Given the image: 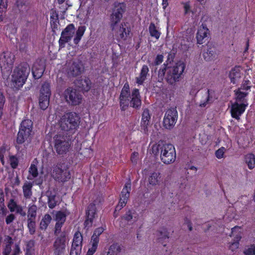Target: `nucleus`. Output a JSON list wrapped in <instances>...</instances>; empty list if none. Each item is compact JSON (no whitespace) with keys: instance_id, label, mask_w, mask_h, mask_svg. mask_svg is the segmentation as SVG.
I'll list each match as a JSON object with an SVG mask.
<instances>
[{"instance_id":"obj_50","label":"nucleus","mask_w":255,"mask_h":255,"mask_svg":"<svg viewBox=\"0 0 255 255\" xmlns=\"http://www.w3.org/2000/svg\"><path fill=\"white\" fill-rule=\"evenodd\" d=\"M209 92V90H208L207 92H206V96L205 100L202 101L200 103L199 106L200 107H205L207 105V104L211 103L212 101L210 96Z\"/></svg>"},{"instance_id":"obj_18","label":"nucleus","mask_w":255,"mask_h":255,"mask_svg":"<svg viewBox=\"0 0 255 255\" xmlns=\"http://www.w3.org/2000/svg\"><path fill=\"white\" fill-rule=\"evenodd\" d=\"M231 237H234L235 241L229 245V248L232 251H235L239 247V241L241 239V228L239 227H235L232 229Z\"/></svg>"},{"instance_id":"obj_25","label":"nucleus","mask_w":255,"mask_h":255,"mask_svg":"<svg viewBox=\"0 0 255 255\" xmlns=\"http://www.w3.org/2000/svg\"><path fill=\"white\" fill-rule=\"evenodd\" d=\"M241 68L235 67L231 70L229 74V77L231 83L233 84H237L241 78Z\"/></svg>"},{"instance_id":"obj_56","label":"nucleus","mask_w":255,"mask_h":255,"mask_svg":"<svg viewBox=\"0 0 255 255\" xmlns=\"http://www.w3.org/2000/svg\"><path fill=\"white\" fill-rule=\"evenodd\" d=\"M5 153H6L5 148L3 147L0 148V160L3 165L4 164V155Z\"/></svg>"},{"instance_id":"obj_22","label":"nucleus","mask_w":255,"mask_h":255,"mask_svg":"<svg viewBox=\"0 0 255 255\" xmlns=\"http://www.w3.org/2000/svg\"><path fill=\"white\" fill-rule=\"evenodd\" d=\"M66 215L63 212L58 211L55 214V220L56 221L55 225V233H59L61 228L66 220Z\"/></svg>"},{"instance_id":"obj_13","label":"nucleus","mask_w":255,"mask_h":255,"mask_svg":"<svg viewBox=\"0 0 255 255\" xmlns=\"http://www.w3.org/2000/svg\"><path fill=\"white\" fill-rule=\"evenodd\" d=\"M75 32V28L73 24L68 25L62 32L59 40L60 48L64 47L66 42L71 40Z\"/></svg>"},{"instance_id":"obj_30","label":"nucleus","mask_w":255,"mask_h":255,"mask_svg":"<svg viewBox=\"0 0 255 255\" xmlns=\"http://www.w3.org/2000/svg\"><path fill=\"white\" fill-rule=\"evenodd\" d=\"M82 69V65L80 62H74L70 68V74L74 76H77L81 73Z\"/></svg>"},{"instance_id":"obj_1","label":"nucleus","mask_w":255,"mask_h":255,"mask_svg":"<svg viewBox=\"0 0 255 255\" xmlns=\"http://www.w3.org/2000/svg\"><path fill=\"white\" fill-rule=\"evenodd\" d=\"M120 103L122 110H126L129 104L133 108L140 107L141 102L138 90L133 89L130 96L128 85L125 84L121 93Z\"/></svg>"},{"instance_id":"obj_42","label":"nucleus","mask_w":255,"mask_h":255,"mask_svg":"<svg viewBox=\"0 0 255 255\" xmlns=\"http://www.w3.org/2000/svg\"><path fill=\"white\" fill-rule=\"evenodd\" d=\"M4 242L5 247L3 252L4 255H8L11 251V245L12 243V239L9 236L5 237Z\"/></svg>"},{"instance_id":"obj_46","label":"nucleus","mask_w":255,"mask_h":255,"mask_svg":"<svg viewBox=\"0 0 255 255\" xmlns=\"http://www.w3.org/2000/svg\"><path fill=\"white\" fill-rule=\"evenodd\" d=\"M7 8L6 0H0V21L2 20L3 16Z\"/></svg>"},{"instance_id":"obj_20","label":"nucleus","mask_w":255,"mask_h":255,"mask_svg":"<svg viewBox=\"0 0 255 255\" xmlns=\"http://www.w3.org/2000/svg\"><path fill=\"white\" fill-rule=\"evenodd\" d=\"M54 255H63L66 247L65 240L64 238H57L54 244Z\"/></svg>"},{"instance_id":"obj_6","label":"nucleus","mask_w":255,"mask_h":255,"mask_svg":"<svg viewBox=\"0 0 255 255\" xmlns=\"http://www.w3.org/2000/svg\"><path fill=\"white\" fill-rule=\"evenodd\" d=\"M52 177L59 182H65L71 177L67 166L62 163H59L53 167L51 173Z\"/></svg>"},{"instance_id":"obj_60","label":"nucleus","mask_w":255,"mask_h":255,"mask_svg":"<svg viewBox=\"0 0 255 255\" xmlns=\"http://www.w3.org/2000/svg\"><path fill=\"white\" fill-rule=\"evenodd\" d=\"M163 60V56L162 55H158L155 60V65H159L162 63Z\"/></svg>"},{"instance_id":"obj_26","label":"nucleus","mask_w":255,"mask_h":255,"mask_svg":"<svg viewBox=\"0 0 255 255\" xmlns=\"http://www.w3.org/2000/svg\"><path fill=\"white\" fill-rule=\"evenodd\" d=\"M122 219L127 221L128 224H131L138 220V215L135 211L129 210L127 212Z\"/></svg>"},{"instance_id":"obj_23","label":"nucleus","mask_w":255,"mask_h":255,"mask_svg":"<svg viewBox=\"0 0 255 255\" xmlns=\"http://www.w3.org/2000/svg\"><path fill=\"white\" fill-rule=\"evenodd\" d=\"M7 207L11 212H15L22 216H25L26 215V213L23 210V207L18 205L13 199H10L9 200L7 204Z\"/></svg>"},{"instance_id":"obj_10","label":"nucleus","mask_w":255,"mask_h":255,"mask_svg":"<svg viewBox=\"0 0 255 255\" xmlns=\"http://www.w3.org/2000/svg\"><path fill=\"white\" fill-rule=\"evenodd\" d=\"M68 137L60 131L55 136V148L59 154H64L68 151L70 146Z\"/></svg>"},{"instance_id":"obj_58","label":"nucleus","mask_w":255,"mask_h":255,"mask_svg":"<svg viewBox=\"0 0 255 255\" xmlns=\"http://www.w3.org/2000/svg\"><path fill=\"white\" fill-rule=\"evenodd\" d=\"M15 216L12 214H11L10 215H9L8 216H7L5 219V222L7 224H9L10 223H11V222H13V221L15 219Z\"/></svg>"},{"instance_id":"obj_27","label":"nucleus","mask_w":255,"mask_h":255,"mask_svg":"<svg viewBox=\"0 0 255 255\" xmlns=\"http://www.w3.org/2000/svg\"><path fill=\"white\" fill-rule=\"evenodd\" d=\"M235 94V102H238L239 103H244L245 102L248 103L247 97L249 94V92L241 91V90H236L234 91Z\"/></svg>"},{"instance_id":"obj_15","label":"nucleus","mask_w":255,"mask_h":255,"mask_svg":"<svg viewBox=\"0 0 255 255\" xmlns=\"http://www.w3.org/2000/svg\"><path fill=\"white\" fill-rule=\"evenodd\" d=\"M248 106V103L246 102L244 103H233L230 109L231 116L238 120H240V116L245 112Z\"/></svg>"},{"instance_id":"obj_3","label":"nucleus","mask_w":255,"mask_h":255,"mask_svg":"<svg viewBox=\"0 0 255 255\" xmlns=\"http://www.w3.org/2000/svg\"><path fill=\"white\" fill-rule=\"evenodd\" d=\"M79 117L75 113H68L61 118L59 122L61 133L70 136L78 126Z\"/></svg>"},{"instance_id":"obj_43","label":"nucleus","mask_w":255,"mask_h":255,"mask_svg":"<svg viewBox=\"0 0 255 255\" xmlns=\"http://www.w3.org/2000/svg\"><path fill=\"white\" fill-rule=\"evenodd\" d=\"M40 95H43L47 97H50L51 95V91L50 89V85L48 83H44L40 90Z\"/></svg>"},{"instance_id":"obj_64","label":"nucleus","mask_w":255,"mask_h":255,"mask_svg":"<svg viewBox=\"0 0 255 255\" xmlns=\"http://www.w3.org/2000/svg\"><path fill=\"white\" fill-rule=\"evenodd\" d=\"M165 68H161L158 71V76L161 77H163L165 74Z\"/></svg>"},{"instance_id":"obj_38","label":"nucleus","mask_w":255,"mask_h":255,"mask_svg":"<svg viewBox=\"0 0 255 255\" xmlns=\"http://www.w3.org/2000/svg\"><path fill=\"white\" fill-rule=\"evenodd\" d=\"M51 217L49 214H45L40 223V228L42 230H45L51 222Z\"/></svg>"},{"instance_id":"obj_36","label":"nucleus","mask_w":255,"mask_h":255,"mask_svg":"<svg viewBox=\"0 0 255 255\" xmlns=\"http://www.w3.org/2000/svg\"><path fill=\"white\" fill-rule=\"evenodd\" d=\"M85 30L86 27L85 26H79L77 30L76 31V36L73 40L75 44H77L80 42L82 37L85 33Z\"/></svg>"},{"instance_id":"obj_21","label":"nucleus","mask_w":255,"mask_h":255,"mask_svg":"<svg viewBox=\"0 0 255 255\" xmlns=\"http://www.w3.org/2000/svg\"><path fill=\"white\" fill-rule=\"evenodd\" d=\"M45 69V66L42 61H36L33 65L32 72L33 77L35 79H38L43 74Z\"/></svg>"},{"instance_id":"obj_47","label":"nucleus","mask_w":255,"mask_h":255,"mask_svg":"<svg viewBox=\"0 0 255 255\" xmlns=\"http://www.w3.org/2000/svg\"><path fill=\"white\" fill-rule=\"evenodd\" d=\"M251 82L249 80H244L240 88L238 90H241V91L249 92L251 88Z\"/></svg>"},{"instance_id":"obj_32","label":"nucleus","mask_w":255,"mask_h":255,"mask_svg":"<svg viewBox=\"0 0 255 255\" xmlns=\"http://www.w3.org/2000/svg\"><path fill=\"white\" fill-rule=\"evenodd\" d=\"M245 161L248 168L253 169L255 167V155L253 153H248L245 155Z\"/></svg>"},{"instance_id":"obj_48","label":"nucleus","mask_w":255,"mask_h":255,"mask_svg":"<svg viewBox=\"0 0 255 255\" xmlns=\"http://www.w3.org/2000/svg\"><path fill=\"white\" fill-rule=\"evenodd\" d=\"M27 226L31 234H33L35 231V220L27 219Z\"/></svg>"},{"instance_id":"obj_61","label":"nucleus","mask_w":255,"mask_h":255,"mask_svg":"<svg viewBox=\"0 0 255 255\" xmlns=\"http://www.w3.org/2000/svg\"><path fill=\"white\" fill-rule=\"evenodd\" d=\"M128 199L121 197L118 205H121V207H124L127 204Z\"/></svg>"},{"instance_id":"obj_19","label":"nucleus","mask_w":255,"mask_h":255,"mask_svg":"<svg viewBox=\"0 0 255 255\" xmlns=\"http://www.w3.org/2000/svg\"><path fill=\"white\" fill-rule=\"evenodd\" d=\"M209 34V31L208 28L205 24H202V25L199 27L196 34L197 43L201 44L205 42L207 40Z\"/></svg>"},{"instance_id":"obj_11","label":"nucleus","mask_w":255,"mask_h":255,"mask_svg":"<svg viewBox=\"0 0 255 255\" xmlns=\"http://www.w3.org/2000/svg\"><path fill=\"white\" fill-rule=\"evenodd\" d=\"M63 95L66 101L71 105H78L82 102V96L76 89L67 88L65 90Z\"/></svg>"},{"instance_id":"obj_57","label":"nucleus","mask_w":255,"mask_h":255,"mask_svg":"<svg viewBox=\"0 0 255 255\" xmlns=\"http://www.w3.org/2000/svg\"><path fill=\"white\" fill-rule=\"evenodd\" d=\"M27 43L24 41H21L19 44V49L21 51H25L27 48Z\"/></svg>"},{"instance_id":"obj_7","label":"nucleus","mask_w":255,"mask_h":255,"mask_svg":"<svg viewBox=\"0 0 255 255\" xmlns=\"http://www.w3.org/2000/svg\"><path fill=\"white\" fill-rule=\"evenodd\" d=\"M126 6L124 2H116L111 16V26L112 29H115L116 25L123 17V13L126 10Z\"/></svg>"},{"instance_id":"obj_16","label":"nucleus","mask_w":255,"mask_h":255,"mask_svg":"<svg viewBox=\"0 0 255 255\" xmlns=\"http://www.w3.org/2000/svg\"><path fill=\"white\" fill-rule=\"evenodd\" d=\"M83 237L81 233H75L71 247V255H80L82 247Z\"/></svg>"},{"instance_id":"obj_24","label":"nucleus","mask_w":255,"mask_h":255,"mask_svg":"<svg viewBox=\"0 0 255 255\" xmlns=\"http://www.w3.org/2000/svg\"><path fill=\"white\" fill-rule=\"evenodd\" d=\"M162 181V178L161 174L159 172H153L151 173L148 178V183L152 186L159 185Z\"/></svg>"},{"instance_id":"obj_33","label":"nucleus","mask_w":255,"mask_h":255,"mask_svg":"<svg viewBox=\"0 0 255 255\" xmlns=\"http://www.w3.org/2000/svg\"><path fill=\"white\" fill-rule=\"evenodd\" d=\"M203 56L206 61L213 60L216 56L215 48L213 47L209 48L206 51L203 52Z\"/></svg>"},{"instance_id":"obj_17","label":"nucleus","mask_w":255,"mask_h":255,"mask_svg":"<svg viewBox=\"0 0 255 255\" xmlns=\"http://www.w3.org/2000/svg\"><path fill=\"white\" fill-rule=\"evenodd\" d=\"M87 219L84 223L85 227H91L93 220L97 217L96 207L95 204H91L88 207L87 213Z\"/></svg>"},{"instance_id":"obj_29","label":"nucleus","mask_w":255,"mask_h":255,"mask_svg":"<svg viewBox=\"0 0 255 255\" xmlns=\"http://www.w3.org/2000/svg\"><path fill=\"white\" fill-rule=\"evenodd\" d=\"M149 69L146 65H143L141 69L138 76L136 77V82L138 85H141L146 78Z\"/></svg>"},{"instance_id":"obj_62","label":"nucleus","mask_w":255,"mask_h":255,"mask_svg":"<svg viewBox=\"0 0 255 255\" xmlns=\"http://www.w3.org/2000/svg\"><path fill=\"white\" fill-rule=\"evenodd\" d=\"M184 9L185 14L188 13L190 10V6L188 2L184 3Z\"/></svg>"},{"instance_id":"obj_41","label":"nucleus","mask_w":255,"mask_h":255,"mask_svg":"<svg viewBox=\"0 0 255 255\" xmlns=\"http://www.w3.org/2000/svg\"><path fill=\"white\" fill-rule=\"evenodd\" d=\"M37 213V207L35 205H29L27 212V218L28 219L35 220Z\"/></svg>"},{"instance_id":"obj_12","label":"nucleus","mask_w":255,"mask_h":255,"mask_svg":"<svg viewBox=\"0 0 255 255\" xmlns=\"http://www.w3.org/2000/svg\"><path fill=\"white\" fill-rule=\"evenodd\" d=\"M112 30L119 41H125L130 37V28L127 23L122 22Z\"/></svg>"},{"instance_id":"obj_40","label":"nucleus","mask_w":255,"mask_h":255,"mask_svg":"<svg viewBox=\"0 0 255 255\" xmlns=\"http://www.w3.org/2000/svg\"><path fill=\"white\" fill-rule=\"evenodd\" d=\"M149 31L150 34L152 37H155L156 39H159L161 33L154 23H150L149 26Z\"/></svg>"},{"instance_id":"obj_28","label":"nucleus","mask_w":255,"mask_h":255,"mask_svg":"<svg viewBox=\"0 0 255 255\" xmlns=\"http://www.w3.org/2000/svg\"><path fill=\"white\" fill-rule=\"evenodd\" d=\"M37 164V161L36 160H34L31 164L28 169L29 174L27 177L28 180H33L37 177L38 172Z\"/></svg>"},{"instance_id":"obj_35","label":"nucleus","mask_w":255,"mask_h":255,"mask_svg":"<svg viewBox=\"0 0 255 255\" xmlns=\"http://www.w3.org/2000/svg\"><path fill=\"white\" fill-rule=\"evenodd\" d=\"M91 83L89 79L85 78L80 81L78 86L85 92L88 91L91 88Z\"/></svg>"},{"instance_id":"obj_2","label":"nucleus","mask_w":255,"mask_h":255,"mask_svg":"<svg viewBox=\"0 0 255 255\" xmlns=\"http://www.w3.org/2000/svg\"><path fill=\"white\" fill-rule=\"evenodd\" d=\"M30 72V67L27 63L21 64L16 67L11 75V87L15 90L22 88L25 83Z\"/></svg>"},{"instance_id":"obj_37","label":"nucleus","mask_w":255,"mask_h":255,"mask_svg":"<svg viewBox=\"0 0 255 255\" xmlns=\"http://www.w3.org/2000/svg\"><path fill=\"white\" fill-rule=\"evenodd\" d=\"M99 241L97 240H95V239H92L91 240L90 243V247L89 248V250L87 253V255H93L96 251Z\"/></svg>"},{"instance_id":"obj_5","label":"nucleus","mask_w":255,"mask_h":255,"mask_svg":"<svg viewBox=\"0 0 255 255\" xmlns=\"http://www.w3.org/2000/svg\"><path fill=\"white\" fill-rule=\"evenodd\" d=\"M14 60V55L10 52H4L0 54V68L4 76L7 77L11 72Z\"/></svg>"},{"instance_id":"obj_9","label":"nucleus","mask_w":255,"mask_h":255,"mask_svg":"<svg viewBox=\"0 0 255 255\" xmlns=\"http://www.w3.org/2000/svg\"><path fill=\"white\" fill-rule=\"evenodd\" d=\"M184 68V65L182 63H178L175 66L168 68L166 77L167 82L170 84H173L178 81Z\"/></svg>"},{"instance_id":"obj_63","label":"nucleus","mask_w":255,"mask_h":255,"mask_svg":"<svg viewBox=\"0 0 255 255\" xmlns=\"http://www.w3.org/2000/svg\"><path fill=\"white\" fill-rule=\"evenodd\" d=\"M200 88H196L195 87H192V89L191 90L190 92V94L191 95H195L199 90Z\"/></svg>"},{"instance_id":"obj_4","label":"nucleus","mask_w":255,"mask_h":255,"mask_svg":"<svg viewBox=\"0 0 255 255\" xmlns=\"http://www.w3.org/2000/svg\"><path fill=\"white\" fill-rule=\"evenodd\" d=\"M33 123L30 120H24L20 124L16 138V144H21L29 143L31 138Z\"/></svg>"},{"instance_id":"obj_39","label":"nucleus","mask_w":255,"mask_h":255,"mask_svg":"<svg viewBox=\"0 0 255 255\" xmlns=\"http://www.w3.org/2000/svg\"><path fill=\"white\" fill-rule=\"evenodd\" d=\"M49 98L50 97L40 95L39 104L42 110H45L49 106Z\"/></svg>"},{"instance_id":"obj_8","label":"nucleus","mask_w":255,"mask_h":255,"mask_svg":"<svg viewBox=\"0 0 255 255\" xmlns=\"http://www.w3.org/2000/svg\"><path fill=\"white\" fill-rule=\"evenodd\" d=\"M160 158L165 164L171 163L175 160L176 152L174 146L171 144H163L160 148Z\"/></svg>"},{"instance_id":"obj_49","label":"nucleus","mask_w":255,"mask_h":255,"mask_svg":"<svg viewBox=\"0 0 255 255\" xmlns=\"http://www.w3.org/2000/svg\"><path fill=\"white\" fill-rule=\"evenodd\" d=\"M244 253L245 255H255V246L251 245L247 247L244 251Z\"/></svg>"},{"instance_id":"obj_44","label":"nucleus","mask_w":255,"mask_h":255,"mask_svg":"<svg viewBox=\"0 0 255 255\" xmlns=\"http://www.w3.org/2000/svg\"><path fill=\"white\" fill-rule=\"evenodd\" d=\"M150 117L149 115V112L148 110H144L142 116V120H141V125L144 128H146L147 125L148 124L149 120L150 119Z\"/></svg>"},{"instance_id":"obj_53","label":"nucleus","mask_w":255,"mask_h":255,"mask_svg":"<svg viewBox=\"0 0 255 255\" xmlns=\"http://www.w3.org/2000/svg\"><path fill=\"white\" fill-rule=\"evenodd\" d=\"M54 196H50L48 198V207L51 209L54 208L56 205L57 202Z\"/></svg>"},{"instance_id":"obj_54","label":"nucleus","mask_w":255,"mask_h":255,"mask_svg":"<svg viewBox=\"0 0 255 255\" xmlns=\"http://www.w3.org/2000/svg\"><path fill=\"white\" fill-rule=\"evenodd\" d=\"M226 148L224 147H222L218 149L215 152V155L217 158L218 159H221L223 158Z\"/></svg>"},{"instance_id":"obj_51","label":"nucleus","mask_w":255,"mask_h":255,"mask_svg":"<svg viewBox=\"0 0 255 255\" xmlns=\"http://www.w3.org/2000/svg\"><path fill=\"white\" fill-rule=\"evenodd\" d=\"M105 229L103 227H100L96 229L92 237V239H95L99 241V237L104 232Z\"/></svg>"},{"instance_id":"obj_52","label":"nucleus","mask_w":255,"mask_h":255,"mask_svg":"<svg viewBox=\"0 0 255 255\" xmlns=\"http://www.w3.org/2000/svg\"><path fill=\"white\" fill-rule=\"evenodd\" d=\"M9 163L13 168H15L18 165V159L14 156H10L9 158Z\"/></svg>"},{"instance_id":"obj_45","label":"nucleus","mask_w":255,"mask_h":255,"mask_svg":"<svg viewBox=\"0 0 255 255\" xmlns=\"http://www.w3.org/2000/svg\"><path fill=\"white\" fill-rule=\"evenodd\" d=\"M131 184L129 182L125 184L121 193V197L128 199L129 196Z\"/></svg>"},{"instance_id":"obj_55","label":"nucleus","mask_w":255,"mask_h":255,"mask_svg":"<svg viewBox=\"0 0 255 255\" xmlns=\"http://www.w3.org/2000/svg\"><path fill=\"white\" fill-rule=\"evenodd\" d=\"M5 102L4 97L2 94L0 93V117L2 114V109Z\"/></svg>"},{"instance_id":"obj_14","label":"nucleus","mask_w":255,"mask_h":255,"mask_svg":"<svg viewBox=\"0 0 255 255\" xmlns=\"http://www.w3.org/2000/svg\"><path fill=\"white\" fill-rule=\"evenodd\" d=\"M177 112L174 108L168 109L164 116L163 125L166 128H170L174 126L177 120Z\"/></svg>"},{"instance_id":"obj_34","label":"nucleus","mask_w":255,"mask_h":255,"mask_svg":"<svg viewBox=\"0 0 255 255\" xmlns=\"http://www.w3.org/2000/svg\"><path fill=\"white\" fill-rule=\"evenodd\" d=\"M32 184L30 182H26L23 187V195L25 198H30L32 195L31 188Z\"/></svg>"},{"instance_id":"obj_31","label":"nucleus","mask_w":255,"mask_h":255,"mask_svg":"<svg viewBox=\"0 0 255 255\" xmlns=\"http://www.w3.org/2000/svg\"><path fill=\"white\" fill-rule=\"evenodd\" d=\"M122 247L118 244L112 245L107 253V255H122Z\"/></svg>"},{"instance_id":"obj_59","label":"nucleus","mask_w":255,"mask_h":255,"mask_svg":"<svg viewBox=\"0 0 255 255\" xmlns=\"http://www.w3.org/2000/svg\"><path fill=\"white\" fill-rule=\"evenodd\" d=\"M138 153L136 152L132 153L131 156V161L133 163H136L137 161Z\"/></svg>"}]
</instances>
